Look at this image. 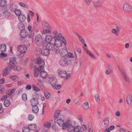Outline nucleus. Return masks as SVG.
Listing matches in <instances>:
<instances>
[{"label": "nucleus", "mask_w": 132, "mask_h": 132, "mask_svg": "<svg viewBox=\"0 0 132 132\" xmlns=\"http://www.w3.org/2000/svg\"><path fill=\"white\" fill-rule=\"evenodd\" d=\"M53 38L55 40L54 44L56 47H60L62 46L63 43L65 45L66 44V40L61 33H60L54 36Z\"/></svg>", "instance_id": "obj_1"}, {"label": "nucleus", "mask_w": 132, "mask_h": 132, "mask_svg": "<svg viewBox=\"0 0 132 132\" xmlns=\"http://www.w3.org/2000/svg\"><path fill=\"white\" fill-rule=\"evenodd\" d=\"M17 50L20 53L18 55V57L21 58L23 57L24 53L26 52L27 50V47L24 45H20L17 47Z\"/></svg>", "instance_id": "obj_2"}, {"label": "nucleus", "mask_w": 132, "mask_h": 132, "mask_svg": "<svg viewBox=\"0 0 132 132\" xmlns=\"http://www.w3.org/2000/svg\"><path fill=\"white\" fill-rule=\"evenodd\" d=\"M118 68L125 81L128 83H129L130 79L127 75L125 70L119 66H118Z\"/></svg>", "instance_id": "obj_3"}, {"label": "nucleus", "mask_w": 132, "mask_h": 132, "mask_svg": "<svg viewBox=\"0 0 132 132\" xmlns=\"http://www.w3.org/2000/svg\"><path fill=\"white\" fill-rule=\"evenodd\" d=\"M59 63L62 66L72 65L71 61L68 60L67 59L64 57L60 59Z\"/></svg>", "instance_id": "obj_4"}, {"label": "nucleus", "mask_w": 132, "mask_h": 132, "mask_svg": "<svg viewBox=\"0 0 132 132\" xmlns=\"http://www.w3.org/2000/svg\"><path fill=\"white\" fill-rule=\"evenodd\" d=\"M58 74L61 78L67 79L70 76V73L68 74L66 71L64 70H58Z\"/></svg>", "instance_id": "obj_5"}, {"label": "nucleus", "mask_w": 132, "mask_h": 132, "mask_svg": "<svg viewBox=\"0 0 132 132\" xmlns=\"http://www.w3.org/2000/svg\"><path fill=\"white\" fill-rule=\"evenodd\" d=\"M123 7V11L125 12L129 13H131V6L129 4L127 3H125Z\"/></svg>", "instance_id": "obj_6"}, {"label": "nucleus", "mask_w": 132, "mask_h": 132, "mask_svg": "<svg viewBox=\"0 0 132 132\" xmlns=\"http://www.w3.org/2000/svg\"><path fill=\"white\" fill-rule=\"evenodd\" d=\"M72 122L70 120H68L65 122V124L68 131L71 132L73 131L74 126L72 124Z\"/></svg>", "instance_id": "obj_7"}, {"label": "nucleus", "mask_w": 132, "mask_h": 132, "mask_svg": "<svg viewBox=\"0 0 132 132\" xmlns=\"http://www.w3.org/2000/svg\"><path fill=\"white\" fill-rule=\"evenodd\" d=\"M42 25L44 32L46 34L49 33L50 32V27L49 24L47 22H45L42 23Z\"/></svg>", "instance_id": "obj_8"}, {"label": "nucleus", "mask_w": 132, "mask_h": 132, "mask_svg": "<svg viewBox=\"0 0 132 132\" xmlns=\"http://www.w3.org/2000/svg\"><path fill=\"white\" fill-rule=\"evenodd\" d=\"M56 122L59 126L62 127L63 129L64 130L66 128L65 122L63 119H58L57 120Z\"/></svg>", "instance_id": "obj_9"}, {"label": "nucleus", "mask_w": 132, "mask_h": 132, "mask_svg": "<svg viewBox=\"0 0 132 132\" xmlns=\"http://www.w3.org/2000/svg\"><path fill=\"white\" fill-rule=\"evenodd\" d=\"M43 41L42 37L40 35H38L35 37V41L38 45H40L42 43Z\"/></svg>", "instance_id": "obj_10"}, {"label": "nucleus", "mask_w": 132, "mask_h": 132, "mask_svg": "<svg viewBox=\"0 0 132 132\" xmlns=\"http://www.w3.org/2000/svg\"><path fill=\"white\" fill-rule=\"evenodd\" d=\"M49 78L50 79L49 80L50 82L53 87V86L55 85L56 84L57 80L56 78L53 77V76H51H51H50Z\"/></svg>", "instance_id": "obj_11"}, {"label": "nucleus", "mask_w": 132, "mask_h": 132, "mask_svg": "<svg viewBox=\"0 0 132 132\" xmlns=\"http://www.w3.org/2000/svg\"><path fill=\"white\" fill-rule=\"evenodd\" d=\"M109 124V118H107L104 119L102 123V126L105 128H107Z\"/></svg>", "instance_id": "obj_12"}, {"label": "nucleus", "mask_w": 132, "mask_h": 132, "mask_svg": "<svg viewBox=\"0 0 132 132\" xmlns=\"http://www.w3.org/2000/svg\"><path fill=\"white\" fill-rule=\"evenodd\" d=\"M59 53L60 55L63 57L66 56L68 54V51L67 50L64 48H63L61 49L59 51Z\"/></svg>", "instance_id": "obj_13"}, {"label": "nucleus", "mask_w": 132, "mask_h": 132, "mask_svg": "<svg viewBox=\"0 0 132 132\" xmlns=\"http://www.w3.org/2000/svg\"><path fill=\"white\" fill-rule=\"evenodd\" d=\"M41 53L42 55L47 56L49 55L50 52L49 50L46 48H45L41 50Z\"/></svg>", "instance_id": "obj_14"}, {"label": "nucleus", "mask_w": 132, "mask_h": 132, "mask_svg": "<svg viewBox=\"0 0 132 132\" xmlns=\"http://www.w3.org/2000/svg\"><path fill=\"white\" fill-rule=\"evenodd\" d=\"M127 103L129 106H132V96L128 95L127 96L126 99Z\"/></svg>", "instance_id": "obj_15"}, {"label": "nucleus", "mask_w": 132, "mask_h": 132, "mask_svg": "<svg viewBox=\"0 0 132 132\" xmlns=\"http://www.w3.org/2000/svg\"><path fill=\"white\" fill-rule=\"evenodd\" d=\"M32 106L37 105L39 104L38 99L37 98H33L30 101Z\"/></svg>", "instance_id": "obj_16"}, {"label": "nucleus", "mask_w": 132, "mask_h": 132, "mask_svg": "<svg viewBox=\"0 0 132 132\" xmlns=\"http://www.w3.org/2000/svg\"><path fill=\"white\" fill-rule=\"evenodd\" d=\"M120 31L119 28L118 26H117L116 29H113L111 30V32L116 36H118L119 35Z\"/></svg>", "instance_id": "obj_17"}, {"label": "nucleus", "mask_w": 132, "mask_h": 132, "mask_svg": "<svg viewBox=\"0 0 132 132\" xmlns=\"http://www.w3.org/2000/svg\"><path fill=\"white\" fill-rule=\"evenodd\" d=\"M46 46V48L49 50H52L55 48L53 44L51 43H48Z\"/></svg>", "instance_id": "obj_18"}, {"label": "nucleus", "mask_w": 132, "mask_h": 132, "mask_svg": "<svg viewBox=\"0 0 132 132\" xmlns=\"http://www.w3.org/2000/svg\"><path fill=\"white\" fill-rule=\"evenodd\" d=\"M10 67H6L3 71V76H5L7 75L8 74L9 72L11 71Z\"/></svg>", "instance_id": "obj_19"}, {"label": "nucleus", "mask_w": 132, "mask_h": 132, "mask_svg": "<svg viewBox=\"0 0 132 132\" xmlns=\"http://www.w3.org/2000/svg\"><path fill=\"white\" fill-rule=\"evenodd\" d=\"M16 63V59L14 57L10 58L9 59V64L10 66H12L13 65H15Z\"/></svg>", "instance_id": "obj_20"}, {"label": "nucleus", "mask_w": 132, "mask_h": 132, "mask_svg": "<svg viewBox=\"0 0 132 132\" xmlns=\"http://www.w3.org/2000/svg\"><path fill=\"white\" fill-rule=\"evenodd\" d=\"M48 75L47 72L44 70L40 72V76L42 78H46L47 77Z\"/></svg>", "instance_id": "obj_21"}, {"label": "nucleus", "mask_w": 132, "mask_h": 132, "mask_svg": "<svg viewBox=\"0 0 132 132\" xmlns=\"http://www.w3.org/2000/svg\"><path fill=\"white\" fill-rule=\"evenodd\" d=\"M28 34L27 31L25 30L21 31L20 33V36L23 38L26 37Z\"/></svg>", "instance_id": "obj_22"}, {"label": "nucleus", "mask_w": 132, "mask_h": 132, "mask_svg": "<svg viewBox=\"0 0 132 132\" xmlns=\"http://www.w3.org/2000/svg\"><path fill=\"white\" fill-rule=\"evenodd\" d=\"M52 39V37L50 35H47L46 36V37L45 38L44 42L45 41L46 42L50 43Z\"/></svg>", "instance_id": "obj_23"}, {"label": "nucleus", "mask_w": 132, "mask_h": 132, "mask_svg": "<svg viewBox=\"0 0 132 132\" xmlns=\"http://www.w3.org/2000/svg\"><path fill=\"white\" fill-rule=\"evenodd\" d=\"M6 45L5 44H2L0 45V50L2 52L6 51Z\"/></svg>", "instance_id": "obj_24"}, {"label": "nucleus", "mask_w": 132, "mask_h": 132, "mask_svg": "<svg viewBox=\"0 0 132 132\" xmlns=\"http://www.w3.org/2000/svg\"><path fill=\"white\" fill-rule=\"evenodd\" d=\"M18 26L19 29L21 31L25 30L24 29L25 26L21 22L20 23H19Z\"/></svg>", "instance_id": "obj_25"}, {"label": "nucleus", "mask_w": 132, "mask_h": 132, "mask_svg": "<svg viewBox=\"0 0 132 132\" xmlns=\"http://www.w3.org/2000/svg\"><path fill=\"white\" fill-rule=\"evenodd\" d=\"M19 20L21 22H24L26 19V17L24 15L22 14L18 17Z\"/></svg>", "instance_id": "obj_26"}, {"label": "nucleus", "mask_w": 132, "mask_h": 132, "mask_svg": "<svg viewBox=\"0 0 132 132\" xmlns=\"http://www.w3.org/2000/svg\"><path fill=\"white\" fill-rule=\"evenodd\" d=\"M83 108L85 110H88L89 109V104L88 102H86L83 104L82 105Z\"/></svg>", "instance_id": "obj_27"}, {"label": "nucleus", "mask_w": 132, "mask_h": 132, "mask_svg": "<svg viewBox=\"0 0 132 132\" xmlns=\"http://www.w3.org/2000/svg\"><path fill=\"white\" fill-rule=\"evenodd\" d=\"M32 111L35 113H37L39 111V109L37 105L32 106Z\"/></svg>", "instance_id": "obj_28"}, {"label": "nucleus", "mask_w": 132, "mask_h": 132, "mask_svg": "<svg viewBox=\"0 0 132 132\" xmlns=\"http://www.w3.org/2000/svg\"><path fill=\"white\" fill-rule=\"evenodd\" d=\"M109 65H108V68L110 70H109L108 69H106L105 70V73L106 75H109L111 73V72L112 73L113 72V69L112 68H110L109 67Z\"/></svg>", "instance_id": "obj_29"}, {"label": "nucleus", "mask_w": 132, "mask_h": 132, "mask_svg": "<svg viewBox=\"0 0 132 132\" xmlns=\"http://www.w3.org/2000/svg\"><path fill=\"white\" fill-rule=\"evenodd\" d=\"M11 102L9 100H5L4 101V105L6 107H8L10 105Z\"/></svg>", "instance_id": "obj_30"}, {"label": "nucleus", "mask_w": 132, "mask_h": 132, "mask_svg": "<svg viewBox=\"0 0 132 132\" xmlns=\"http://www.w3.org/2000/svg\"><path fill=\"white\" fill-rule=\"evenodd\" d=\"M10 67L13 69L15 70L20 71L21 70V68L20 67L16 66L15 65H13L12 66H10Z\"/></svg>", "instance_id": "obj_31"}, {"label": "nucleus", "mask_w": 132, "mask_h": 132, "mask_svg": "<svg viewBox=\"0 0 132 132\" xmlns=\"http://www.w3.org/2000/svg\"><path fill=\"white\" fill-rule=\"evenodd\" d=\"M28 127L31 130H35L37 127L36 125L35 124H31L29 125Z\"/></svg>", "instance_id": "obj_32"}, {"label": "nucleus", "mask_w": 132, "mask_h": 132, "mask_svg": "<svg viewBox=\"0 0 132 132\" xmlns=\"http://www.w3.org/2000/svg\"><path fill=\"white\" fill-rule=\"evenodd\" d=\"M81 129V128L80 126H76L75 127H73V130L74 132H78L80 131Z\"/></svg>", "instance_id": "obj_33"}, {"label": "nucleus", "mask_w": 132, "mask_h": 132, "mask_svg": "<svg viewBox=\"0 0 132 132\" xmlns=\"http://www.w3.org/2000/svg\"><path fill=\"white\" fill-rule=\"evenodd\" d=\"M37 64H45L44 62L42 61V59L40 57H39L37 58Z\"/></svg>", "instance_id": "obj_34"}, {"label": "nucleus", "mask_w": 132, "mask_h": 132, "mask_svg": "<svg viewBox=\"0 0 132 132\" xmlns=\"http://www.w3.org/2000/svg\"><path fill=\"white\" fill-rule=\"evenodd\" d=\"M76 35L79 38V40H80V41L82 42V44H84L85 43V41L84 39L83 38L82 36H80L77 33H76Z\"/></svg>", "instance_id": "obj_35"}, {"label": "nucleus", "mask_w": 132, "mask_h": 132, "mask_svg": "<svg viewBox=\"0 0 132 132\" xmlns=\"http://www.w3.org/2000/svg\"><path fill=\"white\" fill-rule=\"evenodd\" d=\"M7 4V3L5 0H1L0 1V6L2 7H3L6 6Z\"/></svg>", "instance_id": "obj_36"}, {"label": "nucleus", "mask_w": 132, "mask_h": 132, "mask_svg": "<svg viewBox=\"0 0 132 132\" xmlns=\"http://www.w3.org/2000/svg\"><path fill=\"white\" fill-rule=\"evenodd\" d=\"M17 8L16 6L13 4L11 5L10 7V10L12 11H14Z\"/></svg>", "instance_id": "obj_37"}, {"label": "nucleus", "mask_w": 132, "mask_h": 132, "mask_svg": "<svg viewBox=\"0 0 132 132\" xmlns=\"http://www.w3.org/2000/svg\"><path fill=\"white\" fill-rule=\"evenodd\" d=\"M10 12L7 10H6L3 13V15L6 17H9L10 16Z\"/></svg>", "instance_id": "obj_38"}, {"label": "nucleus", "mask_w": 132, "mask_h": 132, "mask_svg": "<svg viewBox=\"0 0 132 132\" xmlns=\"http://www.w3.org/2000/svg\"><path fill=\"white\" fill-rule=\"evenodd\" d=\"M14 13L17 16H20L21 14V10L16 9L14 11Z\"/></svg>", "instance_id": "obj_39"}, {"label": "nucleus", "mask_w": 132, "mask_h": 132, "mask_svg": "<svg viewBox=\"0 0 132 132\" xmlns=\"http://www.w3.org/2000/svg\"><path fill=\"white\" fill-rule=\"evenodd\" d=\"M51 126V123L48 122H46L44 123V126L45 127L48 128Z\"/></svg>", "instance_id": "obj_40"}, {"label": "nucleus", "mask_w": 132, "mask_h": 132, "mask_svg": "<svg viewBox=\"0 0 132 132\" xmlns=\"http://www.w3.org/2000/svg\"><path fill=\"white\" fill-rule=\"evenodd\" d=\"M62 86L61 85H56V84L55 85L53 86V88L57 90L60 89L61 87Z\"/></svg>", "instance_id": "obj_41"}, {"label": "nucleus", "mask_w": 132, "mask_h": 132, "mask_svg": "<svg viewBox=\"0 0 132 132\" xmlns=\"http://www.w3.org/2000/svg\"><path fill=\"white\" fill-rule=\"evenodd\" d=\"M60 112L59 111H56L54 115V118L55 119H57L60 114Z\"/></svg>", "instance_id": "obj_42"}, {"label": "nucleus", "mask_w": 132, "mask_h": 132, "mask_svg": "<svg viewBox=\"0 0 132 132\" xmlns=\"http://www.w3.org/2000/svg\"><path fill=\"white\" fill-rule=\"evenodd\" d=\"M30 129L29 128L24 127L22 129L23 132H30Z\"/></svg>", "instance_id": "obj_43"}, {"label": "nucleus", "mask_w": 132, "mask_h": 132, "mask_svg": "<svg viewBox=\"0 0 132 132\" xmlns=\"http://www.w3.org/2000/svg\"><path fill=\"white\" fill-rule=\"evenodd\" d=\"M101 4L100 2L96 1L94 3V5L96 7H98L101 5Z\"/></svg>", "instance_id": "obj_44"}, {"label": "nucleus", "mask_w": 132, "mask_h": 132, "mask_svg": "<svg viewBox=\"0 0 132 132\" xmlns=\"http://www.w3.org/2000/svg\"><path fill=\"white\" fill-rule=\"evenodd\" d=\"M15 90V89L14 88L11 90H9L7 93L9 95H11L14 93Z\"/></svg>", "instance_id": "obj_45"}, {"label": "nucleus", "mask_w": 132, "mask_h": 132, "mask_svg": "<svg viewBox=\"0 0 132 132\" xmlns=\"http://www.w3.org/2000/svg\"><path fill=\"white\" fill-rule=\"evenodd\" d=\"M45 95L47 98H49L51 96L50 93L47 91H45L44 92Z\"/></svg>", "instance_id": "obj_46"}, {"label": "nucleus", "mask_w": 132, "mask_h": 132, "mask_svg": "<svg viewBox=\"0 0 132 132\" xmlns=\"http://www.w3.org/2000/svg\"><path fill=\"white\" fill-rule=\"evenodd\" d=\"M44 64H42L40 67L37 69V71H40L44 69Z\"/></svg>", "instance_id": "obj_47"}, {"label": "nucleus", "mask_w": 132, "mask_h": 132, "mask_svg": "<svg viewBox=\"0 0 132 132\" xmlns=\"http://www.w3.org/2000/svg\"><path fill=\"white\" fill-rule=\"evenodd\" d=\"M32 86L33 89L36 92H38L40 90L35 85H32Z\"/></svg>", "instance_id": "obj_48"}, {"label": "nucleus", "mask_w": 132, "mask_h": 132, "mask_svg": "<svg viewBox=\"0 0 132 132\" xmlns=\"http://www.w3.org/2000/svg\"><path fill=\"white\" fill-rule=\"evenodd\" d=\"M95 100L96 102L98 103H99L100 101V97L98 95H96L95 96Z\"/></svg>", "instance_id": "obj_49"}, {"label": "nucleus", "mask_w": 132, "mask_h": 132, "mask_svg": "<svg viewBox=\"0 0 132 132\" xmlns=\"http://www.w3.org/2000/svg\"><path fill=\"white\" fill-rule=\"evenodd\" d=\"M22 99L24 101H26L27 100V95L25 94H23L22 95Z\"/></svg>", "instance_id": "obj_50"}, {"label": "nucleus", "mask_w": 132, "mask_h": 132, "mask_svg": "<svg viewBox=\"0 0 132 132\" xmlns=\"http://www.w3.org/2000/svg\"><path fill=\"white\" fill-rule=\"evenodd\" d=\"M4 88L1 85H0V94H3L4 91Z\"/></svg>", "instance_id": "obj_51"}, {"label": "nucleus", "mask_w": 132, "mask_h": 132, "mask_svg": "<svg viewBox=\"0 0 132 132\" xmlns=\"http://www.w3.org/2000/svg\"><path fill=\"white\" fill-rule=\"evenodd\" d=\"M10 78L12 79L14 81H17L18 80V78L16 76H13L10 77Z\"/></svg>", "instance_id": "obj_52"}, {"label": "nucleus", "mask_w": 132, "mask_h": 132, "mask_svg": "<svg viewBox=\"0 0 132 132\" xmlns=\"http://www.w3.org/2000/svg\"><path fill=\"white\" fill-rule=\"evenodd\" d=\"M19 5L21 6L22 7H26L27 8V5L22 3V2H19Z\"/></svg>", "instance_id": "obj_53"}, {"label": "nucleus", "mask_w": 132, "mask_h": 132, "mask_svg": "<svg viewBox=\"0 0 132 132\" xmlns=\"http://www.w3.org/2000/svg\"><path fill=\"white\" fill-rule=\"evenodd\" d=\"M8 94L6 95H3L2 96L1 98V100L2 101L4 100H6V99L8 97Z\"/></svg>", "instance_id": "obj_54"}, {"label": "nucleus", "mask_w": 132, "mask_h": 132, "mask_svg": "<svg viewBox=\"0 0 132 132\" xmlns=\"http://www.w3.org/2000/svg\"><path fill=\"white\" fill-rule=\"evenodd\" d=\"M4 111V109L2 106V103L0 102V113H2Z\"/></svg>", "instance_id": "obj_55"}, {"label": "nucleus", "mask_w": 132, "mask_h": 132, "mask_svg": "<svg viewBox=\"0 0 132 132\" xmlns=\"http://www.w3.org/2000/svg\"><path fill=\"white\" fill-rule=\"evenodd\" d=\"M34 118V116L31 114H29L28 116V118L29 119L30 121L32 120Z\"/></svg>", "instance_id": "obj_56"}, {"label": "nucleus", "mask_w": 132, "mask_h": 132, "mask_svg": "<svg viewBox=\"0 0 132 132\" xmlns=\"http://www.w3.org/2000/svg\"><path fill=\"white\" fill-rule=\"evenodd\" d=\"M85 1L86 4L87 5H89L92 1V0H85Z\"/></svg>", "instance_id": "obj_57"}, {"label": "nucleus", "mask_w": 132, "mask_h": 132, "mask_svg": "<svg viewBox=\"0 0 132 132\" xmlns=\"http://www.w3.org/2000/svg\"><path fill=\"white\" fill-rule=\"evenodd\" d=\"M52 33L53 34L55 35H57L58 34H59V32L56 30H54L53 31Z\"/></svg>", "instance_id": "obj_58"}, {"label": "nucleus", "mask_w": 132, "mask_h": 132, "mask_svg": "<svg viewBox=\"0 0 132 132\" xmlns=\"http://www.w3.org/2000/svg\"><path fill=\"white\" fill-rule=\"evenodd\" d=\"M67 55L69 58L73 57V54L69 52L68 53Z\"/></svg>", "instance_id": "obj_59"}, {"label": "nucleus", "mask_w": 132, "mask_h": 132, "mask_svg": "<svg viewBox=\"0 0 132 132\" xmlns=\"http://www.w3.org/2000/svg\"><path fill=\"white\" fill-rule=\"evenodd\" d=\"M115 115L117 117H119L120 114V113L119 111H117L115 112Z\"/></svg>", "instance_id": "obj_60"}, {"label": "nucleus", "mask_w": 132, "mask_h": 132, "mask_svg": "<svg viewBox=\"0 0 132 132\" xmlns=\"http://www.w3.org/2000/svg\"><path fill=\"white\" fill-rule=\"evenodd\" d=\"M78 118L80 121H82L83 120V119L82 118V117L81 115L79 116H78Z\"/></svg>", "instance_id": "obj_61"}, {"label": "nucleus", "mask_w": 132, "mask_h": 132, "mask_svg": "<svg viewBox=\"0 0 132 132\" xmlns=\"http://www.w3.org/2000/svg\"><path fill=\"white\" fill-rule=\"evenodd\" d=\"M82 128L85 131L87 130L86 126L84 125H82L81 126Z\"/></svg>", "instance_id": "obj_62"}, {"label": "nucleus", "mask_w": 132, "mask_h": 132, "mask_svg": "<svg viewBox=\"0 0 132 132\" xmlns=\"http://www.w3.org/2000/svg\"><path fill=\"white\" fill-rule=\"evenodd\" d=\"M34 75L35 77H37L39 75V73L37 72L36 71H34Z\"/></svg>", "instance_id": "obj_63"}, {"label": "nucleus", "mask_w": 132, "mask_h": 132, "mask_svg": "<svg viewBox=\"0 0 132 132\" xmlns=\"http://www.w3.org/2000/svg\"><path fill=\"white\" fill-rule=\"evenodd\" d=\"M31 88V86L29 85H27L26 87V89L28 90L30 89Z\"/></svg>", "instance_id": "obj_64"}]
</instances>
